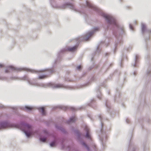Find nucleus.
<instances>
[{"instance_id": "a878e982", "label": "nucleus", "mask_w": 151, "mask_h": 151, "mask_svg": "<svg viewBox=\"0 0 151 151\" xmlns=\"http://www.w3.org/2000/svg\"><path fill=\"white\" fill-rule=\"evenodd\" d=\"M76 48H77V46L76 45Z\"/></svg>"}, {"instance_id": "4468645a", "label": "nucleus", "mask_w": 151, "mask_h": 151, "mask_svg": "<svg viewBox=\"0 0 151 151\" xmlns=\"http://www.w3.org/2000/svg\"><path fill=\"white\" fill-rule=\"evenodd\" d=\"M75 120V117H72L70 119V122H73Z\"/></svg>"}, {"instance_id": "20e7f679", "label": "nucleus", "mask_w": 151, "mask_h": 151, "mask_svg": "<svg viewBox=\"0 0 151 151\" xmlns=\"http://www.w3.org/2000/svg\"><path fill=\"white\" fill-rule=\"evenodd\" d=\"M85 130L86 132V137L88 139H91V137L89 133V128L87 127H86L85 128Z\"/></svg>"}, {"instance_id": "0eeeda50", "label": "nucleus", "mask_w": 151, "mask_h": 151, "mask_svg": "<svg viewBox=\"0 0 151 151\" xmlns=\"http://www.w3.org/2000/svg\"><path fill=\"white\" fill-rule=\"evenodd\" d=\"M76 50V47L74 46L72 47H69L68 49V50L69 51L71 52H73L75 50Z\"/></svg>"}, {"instance_id": "393cba45", "label": "nucleus", "mask_w": 151, "mask_h": 151, "mask_svg": "<svg viewBox=\"0 0 151 151\" xmlns=\"http://www.w3.org/2000/svg\"><path fill=\"white\" fill-rule=\"evenodd\" d=\"M127 122L128 123H129V122H128L127 121Z\"/></svg>"}, {"instance_id": "4be33fe9", "label": "nucleus", "mask_w": 151, "mask_h": 151, "mask_svg": "<svg viewBox=\"0 0 151 151\" xmlns=\"http://www.w3.org/2000/svg\"><path fill=\"white\" fill-rule=\"evenodd\" d=\"M114 23H115V21H114Z\"/></svg>"}, {"instance_id": "5701e85b", "label": "nucleus", "mask_w": 151, "mask_h": 151, "mask_svg": "<svg viewBox=\"0 0 151 151\" xmlns=\"http://www.w3.org/2000/svg\"><path fill=\"white\" fill-rule=\"evenodd\" d=\"M78 40V38L77 39H76V40L77 41V40Z\"/></svg>"}, {"instance_id": "423d86ee", "label": "nucleus", "mask_w": 151, "mask_h": 151, "mask_svg": "<svg viewBox=\"0 0 151 151\" xmlns=\"http://www.w3.org/2000/svg\"><path fill=\"white\" fill-rule=\"evenodd\" d=\"M86 4L87 6L89 8H93L94 7L93 5L88 1H86Z\"/></svg>"}, {"instance_id": "412c9836", "label": "nucleus", "mask_w": 151, "mask_h": 151, "mask_svg": "<svg viewBox=\"0 0 151 151\" xmlns=\"http://www.w3.org/2000/svg\"><path fill=\"white\" fill-rule=\"evenodd\" d=\"M4 65L2 64H0V67H3Z\"/></svg>"}, {"instance_id": "a211bd4d", "label": "nucleus", "mask_w": 151, "mask_h": 151, "mask_svg": "<svg viewBox=\"0 0 151 151\" xmlns=\"http://www.w3.org/2000/svg\"><path fill=\"white\" fill-rule=\"evenodd\" d=\"M69 108L67 107H65L63 108V109H64L65 111L67 110Z\"/></svg>"}, {"instance_id": "ddd939ff", "label": "nucleus", "mask_w": 151, "mask_h": 151, "mask_svg": "<svg viewBox=\"0 0 151 151\" xmlns=\"http://www.w3.org/2000/svg\"><path fill=\"white\" fill-rule=\"evenodd\" d=\"M146 27L145 26L144 24H142V30L143 32L145 30V29Z\"/></svg>"}, {"instance_id": "1a4fd4ad", "label": "nucleus", "mask_w": 151, "mask_h": 151, "mask_svg": "<svg viewBox=\"0 0 151 151\" xmlns=\"http://www.w3.org/2000/svg\"><path fill=\"white\" fill-rule=\"evenodd\" d=\"M104 17L106 19H108L109 21H110L111 19V17L109 15H105ZM109 23H110L109 21Z\"/></svg>"}, {"instance_id": "f257e3e1", "label": "nucleus", "mask_w": 151, "mask_h": 151, "mask_svg": "<svg viewBox=\"0 0 151 151\" xmlns=\"http://www.w3.org/2000/svg\"><path fill=\"white\" fill-rule=\"evenodd\" d=\"M23 128L21 129L25 133L27 136L29 137L32 135L34 133L32 131L31 126L29 124H25L22 125Z\"/></svg>"}, {"instance_id": "b1692460", "label": "nucleus", "mask_w": 151, "mask_h": 151, "mask_svg": "<svg viewBox=\"0 0 151 151\" xmlns=\"http://www.w3.org/2000/svg\"><path fill=\"white\" fill-rule=\"evenodd\" d=\"M96 30H98V28H97L96 29Z\"/></svg>"}, {"instance_id": "6e6552de", "label": "nucleus", "mask_w": 151, "mask_h": 151, "mask_svg": "<svg viewBox=\"0 0 151 151\" xmlns=\"http://www.w3.org/2000/svg\"><path fill=\"white\" fill-rule=\"evenodd\" d=\"M25 109H26V110L30 111L33 109V108L32 107L26 106L25 107Z\"/></svg>"}, {"instance_id": "dca6fc26", "label": "nucleus", "mask_w": 151, "mask_h": 151, "mask_svg": "<svg viewBox=\"0 0 151 151\" xmlns=\"http://www.w3.org/2000/svg\"><path fill=\"white\" fill-rule=\"evenodd\" d=\"M82 145L83 146H85V147H87V148H88V147L87 146V145H86L85 144V143L84 142H83L82 143Z\"/></svg>"}, {"instance_id": "7ed1b4c3", "label": "nucleus", "mask_w": 151, "mask_h": 151, "mask_svg": "<svg viewBox=\"0 0 151 151\" xmlns=\"http://www.w3.org/2000/svg\"><path fill=\"white\" fill-rule=\"evenodd\" d=\"M17 70V69L14 67L12 66H9V67L6 70L5 72L6 73H7L10 72L11 71L15 70Z\"/></svg>"}, {"instance_id": "aec40b11", "label": "nucleus", "mask_w": 151, "mask_h": 151, "mask_svg": "<svg viewBox=\"0 0 151 151\" xmlns=\"http://www.w3.org/2000/svg\"><path fill=\"white\" fill-rule=\"evenodd\" d=\"M5 127L4 126V124H3V125H1V128H4Z\"/></svg>"}, {"instance_id": "39448f33", "label": "nucleus", "mask_w": 151, "mask_h": 151, "mask_svg": "<svg viewBox=\"0 0 151 151\" xmlns=\"http://www.w3.org/2000/svg\"><path fill=\"white\" fill-rule=\"evenodd\" d=\"M38 109L42 113V115H45V108L44 107H41L39 108Z\"/></svg>"}, {"instance_id": "f3484780", "label": "nucleus", "mask_w": 151, "mask_h": 151, "mask_svg": "<svg viewBox=\"0 0 151 151\" xmlns=\"http://www.w3.org/2000/svg\"><path fill=\"white\" fill-rule=\"evenodd\" d=\"M82 68L81 65L78 66L77 67V69L78 70H80Z\"/></svg>"}, {"instance_id": "f03ea898", "label": "nucleus", "mask_w": 151, "mask_h": 151, "mask_svg": "<svg viewBox=\"0 0 151 151\" xmlns=\"http://www.w3.org/2000/svg\"><path fill=\"white\" fill-rule=\"evenodd\" d=\"M19 70H26L27 71H28L32 73H37L38 72V71L35 70L33 69H25V68H20L19 69Z\"/></svg>"}, {"instance_id": "2eb2a0df", "label": "nucleus", "mask_w": 151, "mask_h": 151, "mask_svg": "<svg viewBox=\"0 0 151 151\" xmlns=\"http://www.w3.org/2000/svg\"><path fill=\"white\" fill-rule=\"evenodd\" d=\"M40 139V141L43 142H45L46 140V139L45 138H41Z\"/></svg>"}, {"instance_id": "9b49d317", "label": "nucleus", "mask_w": 151, "mask_h": 151, "mask_svg": "<svg viewBox=\"0 0 151 151\" xmlns=\"http://www.w3.org/2000/svg\"><path fill=\"white\" fill-rule=\"evenodd\" d=\"M63 87V85L60 84H57L55 85V86L54 87L55 88H61Z\"/></svg>"}, {"instance_id": "f8f14e48", "label": "nucleus", "mask_w": 151, "mask_h": 151, "mask_svg": "<svg viewBox=\"0 0 151 151\" xmlns=\"http://www.w3.org/2000/svg\"><path fill=\"white\" fill-rule=\"evenodd\" d=\"M51 147H54L55 146V141L51 142L50 144Z\"/></svg>"}, {"instance_id": "9d476101", "label": "nucleus", "mask_w": 151, "mask_h": 151, "mask_svg": "<svg viewBox=\"0 0 151 151\" xmlns=\"http://www.w3.org/2000/svg\"><path fill=\"white\" fill-rule=\"evenodd\" d=\"M47 77V76L46 75H42L39 76L38 78L39 79H44Z\"/></svg>"}, {"instance_id": "6ab92c4d", "label": "nucleus", "mask_w": 151, "mask_h": 151, "mask_svg": "<svg viewBox=\"0 0 151 151\" xmlns=\"http://www.w3.org/2000/svg\"><path fill=\"white\" fill-rule=\"evenodd\" d=\"M129 27H130V28L132 29V30H133V26L131 25H130V26H129Z\"/></svg>"}]
</instances>
